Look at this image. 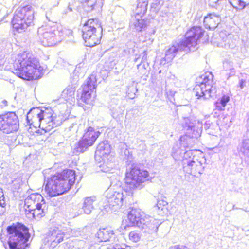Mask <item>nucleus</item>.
Returning <instances> with one entry per match:
<instances>
[{"label":"nucleus","instance_id":"obj_26","mask_svg":"<svg viewBox=\"0 0 249 249\" xmlns=\"http://www.w3.org/2000/svg\"><path fill=\"white\" fill-rule=\"evenodd\" d=\"M83 8L87 12H90L96 8L103 5L102 0H83Z\"/></svg>","mask_w":249,"mask_h":249},{"label":"nucleus","instance_id":"obj_12","mask_svg":"<svg viewBox=\"0 0 249 249\" xmlns=\"http://www.w3.org/2000/svg\"><path fill=\"white\" fill-rule=\"evenodd\" d=\"M19 126L18 116L14 112L0 115V131L9 134L17 131Z\"/></svg>","mask_w":249,"mask_h":249},{"label":"nucleus","instance_id":"obj_39","mask_svg":"<svg viewBox=\"0 0 249 249\" xmlns=\"http://www.w3.org/2000/svg\"><path fill=\"white\" fill-rule=\"evenodd\" d=\"M100 167L101 168V170L104 172H108L110 170L109 168L105 167L104 164H103L102 165H100Z\"/></svg>","mask_w":249,"mask_h":249},{"label":"nucleus","instance_id":"obj_2","mask_svg":"<svg viewBox=\"0 0 249 249\" xmlns=\"http://www.w3.org/2000/svg\"><path fill=\"white\" fill-rule=\"evenodd\" d=\"M14 73L25 80L37 79L42 70L38 59L32 54L24 52L18 54L13 63Z\"/></svg>","mask_w":249,"mask_h":249},{"label":"nucleus","instance_id":"obj_36","mask_svg":"<svg viewBox=\"0 0 249 249\" xmlns=\"http://www.w3.org/2000/svg\"><path fill=\"white\" fill-rule=\"evenodd\" d=\"M168 249H189L187 247L183 245H177L171 246Z\"/></svg>","mask_w":249,"mask_h":249},{"label":"nucleus","instance_id":"obj_4","mask_svg":"<svg viewBox=\"0 0 249 249\" xmlns=\"http://www.w3.org/2000/svg\"><path fill=\"white\" fill-rule=\"evenodd\" d=\"M26 120L28 125L40 128L45 132L50 131L61 123L56 116H53L52 110L48 108L31 109L27 115Z\"/></svg>","mask_w":249,"mask_h":249},{"label":"nucleus","instance_id":"obj_44","mask_svg":"<svg viewBox=\"0 0 249 249\" xmlns=\"http://www.w3.org/2000/svg\"><path fill=\"white\" fill-rule=\"evenodd\" d=\"M229 119L228 117H225L223 119V120L224 122H227V121H229Z\"/></svg>","mask_w":249,"mask_h":249},{"label":"nucleus","instance_id":"obj_35","mask_svg":"<svg viewBox=\"0 0 249 249\" xmlns=\"http://www.w3.org/2000/svg\"><path fill=\"white\" fill-rule=\"evenodd\" d=\"M74 92V89L72 87H68L63 91V94H67L69 95L70 96H72L73 95Z\"/></svg>","mask_w":249,"mask_h":249},{"label":"nucleus","instance_id":"obj_6","mask_svg":"<svg viewBox=\"0 0 249 249\" xmlns=\"http://www.w3.org/2000/svg\"><path fill=\"white\" fill-rule=\"evenodd\" d=\"M8 244L10 249H25L30 237L28 229L23 224L17 223L6 229Z\"/></svg>","mask_w":249,"mask_h":249},{"label":"nucleus","instance_id":"obj_25","mask_svg":"<svg viewBox=\"0 0 249 249\" xmlns=\"http://www.w3.org/2000/svg\"><path fill=\"white\" fill-rule=\"evenodd\" d=\"M96 198L94 196L87 197L84 198L82 210L85 214H89L94 208V204L96 203Z\"/></svg>","mask_w":249,"mask_h":249},{"label":"nucleus","instance_id":"obj_38","mask_svg":"<svg viewBox=\"0 0 249 249\" xmlns=\"http://www.w3.org/2000/svg\"><path fill=\"white\" fill-rule=\"evenodd\" d=\"M124 154H125V156L128 155V157L127 158V160H130L131 159L132 155H129V151L128 150H127V149H125L124 151Z\"/></svg>","mask_w":249,"mask_h":249},{"label":"nucleus","instance_id":"obj_30","mask_svg":"<svg viewBox=\"0 0 249 249\" xmlns=\"http://www.w3.org/2000/svg\"><path fill=\"white\" fill-rule=\"evenodd\" d=\"M229 100L230 97L228 95H223L218 101L215 103L216 109L220 111L224 110L227 103Z\"/></svg>","mask_w":249,"mask_h":249},{"label":"nucleus","instance_id":"obj_7","mask_svg":"<svg viewBox=\"0 0 249 249\" xmlns=\"http://www.w3.org/2000/svg\"><path fill=\"white\" fill-rule=\"evenodd\" d=\"M34 10L30 5L17 8L12 20L13 27L18 32L24 31L33 23Z\"/></svg>","mask_w":249,"mask_h":249},{"label":"nucleus","instance_id":"obj_43","mask_svg":"<svg viewBox=\"0 0 249 249\" xmlns=\"http://www.w3.org/2000/svg\"><path fill=\"white\" fill-rule=\"evenodd\" d=\"M49 16V15H48V13H47V14H46V18H47V19H48L49 21H53V20H52V19H50V17H49V16Z\"/></svg>","mask_w":249,"mask_h":249},{"label":"nucleus","instance_id":"obj_52","mask_svg":"<svg viewBox=\"0 0 249 249\" xmlns=\"http://www.w3.org/2000/svg\"><path fill=\"white\" fill-rule=\"evenodd\" d=\"M154 33H155V31H153V34H154Z\"/></svg>","mask_w":249,"mask_h":249},{"label":"nucleus","instance_id":"obj_16","mask_svg":"<svg viewBox=\"0 0 249 249\" xmlns=\"http://www.w3.org/2000/svg\"><path fill=\"white\" fill-rule=\"evenodd\" d=\"M143 213L140 209L132 208L128 213L127 219L125 220L126 224L124 226L125 229L127 227L136 226L139 228L142 224L143 217Z\"/></svg>","mask_w":249,"mask_h":249},{"label":"nucleus","instance_id":"obj_22","mask_svg":"<svg viewBox=\"0 0 249 249\" xmlns=\"http://www.w3.org/2000/svg\"><path fill=\"white\" fill-rule=\"evenodd\" d=\"M96 236L101 242L113 241L115 240L113 231L108 228L99 229Z\"/></svg>","mask_w":249,"mask_h":249},{"label":"nucleus","instance_id":"obj_48","mask_svg":"<svg viewBox=\"0 0 249 249\" xmlns=\"http://www.w3.org/2000/svg\"><path fill=\"white\" fill-rule=\"evenodd\" d=\"M138 58H135V62H137V60H138Z\"/></svg>","mask_w":249,"mask_h":249},{"label":"nucleus","instance_id":"obj_20","mask_svg":"<svg viewBox=\"0 0 249 249\" xmlns=\"http://www.w3.org/2000/svg\"><path fill=\"white\" fill-rule=\"evenodd\" d=\"M184 51L185 52L190 51L188 49L182 42L181 43L174 45L167 50L165 52V61L167 62H171L175 57L176 54L179 51Z\"/></svg>","mask_w":249,"mask_h":249},{"label":"nucleus","instance_id":"obj_49","mask_svg":"<svg viewBox=\"0 0 249 249\" xmlns=\"http://www.w3.org/2000/svg\"><path fill=\"white\" fill-rule=\"evenodd\" d=\"M140 64H138V65H137V66H138V68H139V67H140Z\"/></svg>","mask_w":249,"mask_h":249},{"label":"nucleus","instance_id":"obj_11","mask_svg":"<svg viewBox=\"0 0 249 249\" xmlns=\"http://www.w3.org/2000/svg\"><path fill=\"white\" fill-rule=\"evenodd\" d=\"M100 134L99 131H96L94 128L89 127L85 129L81 139L75 144L73 152L77 154L86 151L89 147L93 145Z\"/></svg>","mask_w":249,"mask_h":249},{"label":"nucleus","instance_id":"obj_29","mask_svg":"<svg viewBox=\"0 0 249 249\" xmlns=\"http://www.w3.org/2000/svg\"><path fill=\"white\" fill-rule=\"evenodd\" d=\"M237 150L239 152L241 153L249 160V140L244 139L240 142L238 147Z\"/></svg>","mask_w":249,"mask_h":249},{"label":"nucleus","instance_id":"obj_32","mask_svg":"<svg viewBox=\"0 0 249 249\" xmlns=\"http://www.w3.org/2000/svg\"><path fill=\"white\" fill-rule=\"evenodd\" d=\"M141 237V234L138 231H131L129 234V239L134 242H138L140 240Z\"/></svg>","mask_w":249,"mask_h":249},{"label":"nucleus","instance_id":"obj_17","mask_svg":"<svg viewBox=\"0 0 249 249\" xmlns=\"http://www.w3.org/2000/svg\"><path fill=\"white\" fill-rule=\"evenodd\" d=\"M43 197L38 193L31 194L24 200V209L26 213L33 211V209L44 201Z\"/></svg>","mask_w":249,"mask_h":249},{"label":"nucleus","instance_id":"obj_42","mask_svg":"<svg viewBox=\"0 0 249 249\" xmlns=\"http://www.w3.org/2000/svg\"><path fill=\"white\" fill-rule=\"evenodd\" d=\"M79 234V232H75L74 230H71V235L74 236H77Z\"/></svg>","mask_w":249,"mask_h":249},{"label":"nucleus","instance_id":"obj_15","mask_svg":"<svg viewBox=\"0 0 249 249\" xmlns=\"http://www.w3.org/2000/svg\"><path fill=\"white\" fill-rule=\"evenodd\" d=\"M139 228L149 234L156 233L158 227L161 223L159 220L148 215H144Z\"/></svg>","mask_w":249,"mask_h":249},{"label":"nucleus","instance_id":"obj_33","mask_svg":"<svg viewBox=\"0 0 249 249\" xmlns=\"http://www.w3.org/2000/svg\"><path fill=\"white\" fill-rule=\"evenodd\" d=\"M107 249H130V247L125 244L120 245L116 244L113 245H110L107 247Z\"/></svg>","mask_w":249,"mask_h":249},{"label":"nucleus","instance_id":"obj_40","mask_svg":"<svg viewBox=\"0 0 249 249\" xmlns=\"http://www.w3.org/2000/svg\"><path fill=\"white\" fill-rule=\"evenodd\" d=\"M142 61H144L146 60V55H147V53H146V52L145 51H144L142 53Z\"/></svg>","mask_w":249,"mask_h":249},{"label":"nucleus","instance_id":"obj_24","mask_svg":"<svg viewBox=\"0 0 249 249\" xmlns=\"http://www.w3.org/2000/svg\"><path fill=\"white\" fill-rule=\"evenodd\" d=\"M220 22V18L214 14H210L204 18L205 27L210 30H214Z\"/></svg>","mask_w":249,"mask_h":249},{"label":"nucleus","instance_id":"obj_37","mask_svg":"<svg viewBox=\"0 0 249 249\" xmlns=\"http://www.w3.org/2000/svg\"><path fill=\"white\" fill-rule=\"evenodd\" d=\"M246 84V80L244 79H241L239 81V87L241 89H243L245 86Z\"/></svg>","mask_w":249,"mask_h":249},{"label":"nucleus","instance_id":"obj_18","mask_svg":"<svg viewBox=\"0 0 249 249\" xmlns=\"http://www.w3.org/2000/svg\"><path fill=\"white\" fill-rule=\"evenodd\" d=\"M64 233L58 228L51 230L48 232L46 239L53 248L63 240Z\"/></svg>","mask_w":249,"mask_h":249},{"label":"nucleus","instance_id":"obj_21","mask_svg":"<svg viewBox=\"0 0 249 249\" xmlns=\"http://www.w3.org/2000/svg\"><path fill=\"white\" fill-rule=\"evenodd\" d=\"M143 15L135 14L132 17L130 22V27L136 31L144 30L147 26L148 21L142 18Z\"/></svg>","mask_w":249,"mask_h":249},{"label":"nucleus","instance_id":"obj_5","mask_svg":"<svg viewBox=\"0 0 249 249\" xmlns=\"http://www.w3.org/2000/svg\"><path fill=\"white\" fill-rule=\"evenodd\" d=\"M206 160L202 153L196 150H187L184 153L182 160L183 171L188 174L197 177L204 170Z\"/></svg>","mask_w":249,"mask_h":249},{"label":"nucleus","instance_id":"obj_31","mask_svg":"<svg viewBox=\"0 0 249 249\" xmlns=\"http://www.w3.org/2000/svg\"><path fill=\"white\" fill-rule=\"evenodd\" d=\"M229 2L234 8L243 9L248 4L245 0H229Z\"/></svg>","mask_w":249,"mask_h":249},{"label":"nucleus","instance_id":"obj_14","mask_svg":"<svg viewBox=\"0 0 249 249\" xmlns=\"http://www.w3.org/2000/svg\"><path fill=\"white\" fill-rule=\"evenodd\" d=\"M97 80L96 76L93 74L91 75L88 79L86 83L82 86L81 94L79 97L78 95V102L81 100L82 102L88 104L92 95H95L96 88Z\"/></svg>","mask_w":249,"mask_h":249},{"label":"nucleus","instance_id":"obj_9","mask_svg":"<svg viewBox=\"0 0 249 249\" xmlns=\"http://www.w3.org/2000/svg\"><path fill=\"white\" fill-rule=\"evenodd\" d=\"M213 77V75L211 73H206L200 77L202 81L193 89V92L197 98L208 99L216 96L217 89L215 85H212Z\"/></svg>","mask_w":249,"mask_h":249},{"label":"nucleus","instance_id":"obj_41","mask_svg":"<svg viewBox=\"0 0 249 249\" xmlns=\"http://www.w3.org/2000/svg\"><path fill=\"white\" fill-rule=\"evenodd\" d=\"M72 11V8L71 7L70 5H69L68 6L67 9L65 11V13L66 14L68 12H71Z\"/></svg>","mask_w":249,"mask_h":249},{"label":"nucleus","instance_id":"obj_27","mask_svg":"<svg viewBox=\"0 0 249 249\" xmlns=\"http://www.w3.org/2000/svg\"><path fill=\"white\" fill-rule=\"evenodd\" d=\"M167 201L164 200H159L157 201L156 206H155V209L158 215L163 216L167 213Z\"/></svg>","mask_w":249,"mask_h":249},{"label":"nucleus","instance_id":"obj_46","mask_svg":"<svg viewBox=\"0 0 249 249\" xmlns=\"http://www.w3.org/2000/svg\"><path fill=\"white\" fill-rule=\"evenodd\" d=\"M3 104L5 106H7V102L6 100H3L2 101Z\"/></svg>","mask_w":249,"mask_h":249},{"label":"nucleus","instance_id":"obj_28","mask_svg":"<svg viewBox=\"0 0 249 249\" xmlns=\"http://www.w3.org/2000/svg\"><path fill=\"white\" fill-rule=\"evenodd\" d=\"M135 14L144 15L147 9L148 0H138Z\"/></svg>","mask_w":249,"mask_h":249},{"label":"nucleus","instance_id":"obj_3","mask_svg":"<svg viewBox=\"0 0 249 249\" xmlns=\"http://www.w3.org/2000/svg\"><path fill=\"white\" fill-rule=\"evenodd\" d=\"M75 177L74 170H64L48 178L45 190L51 197L62 195L70 189L75 182Z\"/></svg>","mask_w":249,"mask_h":249},{"label":"nucleus","instance_id":"obj_23","mask_svg":"<svg viewBox=\"0 0 249 249\" xmlns=\"http://www.w3.org/2000/svg\"><path fill=\"white\" fill-rule=\"evenodd\" d=\"M110 145L108 142L103 141L98 145L95 151V156L96 158L97 156L100 157L103 160L110 154Z\"/></svg>","mask_w":249,"mask_h":249},{"label":"nucleus","instance_id":"obj_51","mask_svg":"<svg viewBox=\"0 0 249 249\" xmlns=\"http://www.w3.org/2000/svg\"><path fill=\"white\" fill-rule=\"evenodd\" d=\"M80 104V103H79V106H82Z\"/></svg>","mask_w":249,"mask_h":249},{"label":"nucleus","instance_id":"obj_10","mask_svg":"<svg viewBox=\"0 0 249 249\" xmlns=\"http://www.w3.org/2000/svg\"><path fill=\"white\" fill-rule=\"evenodd\" d=\"M64 32L61 26H46L39 28L38 30V34L43 46H52L61 41L62 37L64 34Z\"/></svg>","mask_w":249,"mask_h":249},{"label":"nucleus","instance_id":"obj_1","mask_svg":"<svg viewBox=\"0 0 249 249\" xmlns=\"http://www.w3.org/2000/svg\"><path fill=\"white\" fill-rule=\"evenodd\" d=\"M148 172L136 165H132L127 169L125 173V190L120 189L117 191L112 192L110 189L106 192L107 204L109 209L113 211L119 209L123 205L124 200L128 195H132L131 191L136 189H140L143 186V183L147 180Z\"/></svg>","mask_w":249,"mask_h":249},{"label":"nucleus","instance_id":"obj_13","mask_svg":"<svg viewBox=\"0 0 249 249\" xmlns=\"http://www.w3.org/2000/svg\"><path fill=\"white\" fill-rule=\"evenodd\" d=\"M205 31L200 26H194L188 30L185 34V39L182 42L190 51H194Z\"/></svg>","mask_w":249,"mask_h":249},{"label":"nucleus","instance_id":"obj_8","mask_svg":"<svg viewBox=\"0 0 249 249\" xmlns=\"http://www.w3.org/2000/svg\"><path fill=\"white\" fill-rule=\"evenodd\" d=\"M101 31V26L97 19H89L87 21L82 28V37L85 45L91 47L99 44Z\"/></svg>","mask_w":249,"mask_h":249},{"label":"nucleus","instance_id":"obj_45","mask_svg":"<svg viewBox=\"0 0 249 249\" xmlns=\"http://www.w3.org/2000/svg\"><path fill=\"white\" fill-rule=\"evenodd\" d=\"M188 127L189 128H190L191 129H194V126L193 125H192V124H189Z\"/></svg>","mask_w":249,"mask_h":249},{"label":"nucleus","instance_id":"obj_34","mask_svg":"<svg viewBox=\"0 0 249 249\" xmlns=\"http://www.w3.org/2000/svg\"><path fill=\"white\" fill-rule=\"evenodd\" d=\"M233 63L228 60L225 61L223 62V67L225 70H233Z\"/></svg>","mask_w":249,"mask_h":249},{"label":"nucleus","instance_id":"obj_47","mask_svg":"<svg viewBox=\"0 0 249 249\" xmlns=\"http://www.w3.org/2000/svg\"><path fill=\"white\" fill-rule=\"evenodd\" d=\"M183 138H184L183 137H181L180 138V141H182Z\"/></svg>","mask_w":249,"mask_h":249},{"label":"nucleus","instance_id":"obj_19","mask_svg":"<svg viewBox=\"0 0 249 249\" xmlns=\"http://www.w3.org/2000/svg\"><path fill=\"white\" fill-rule=\"evenodd\" d=\"M47 211L48 205L44 201L34 208L33 211H29L26 213L28 215L29 218L32 217L33 219H38L45 216Z\"/></svg>","mask_w":249,"mask_h":249},{"label":"nucleus","instance_id":"obj_50","mask_svg":"<svg viewBox=\"0 0 249 249\" xmlns=\"http://www.w3.org/2000/svg\"><path fill=\"white\" fill-rule=\"evenodd\" d=\"M124 224H125V222L124 221H123V225H124Z\"/></svg>","mask_w":249,"mask_h":249}]
</instances>
